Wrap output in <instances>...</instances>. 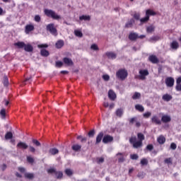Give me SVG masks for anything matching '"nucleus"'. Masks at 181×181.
<instances>
[{"mask_svg":"<svg viewBox=\"0 0 181 181\" xmlns=\"http://www.w3.org/2000/svg\"><path fill=\"white\" fill-rule=\"evenodd\" d=\"M44 13L47 18H51L52 19H54L55 21H59V19H62V16H59L56 13V11L52 9L45 8L44 10Z\"/></svg>","mask_w":181,"mask_h":181,"instance_id":"nucleus-1","label":"nucleus"},{"mask_svg":"<svg viewBox=\"0 0 181 181\" xmlns=\"http://www.w3.org/2000/svg\"><path fill=\"white\" fill-rule=\"evenodd\" d=\"M116 77L119 80L124 81V80H125V78H127V77H128V71H127V69H119L116 72Z\"/></svg>","mask_w":181,"mask_h":181,"instance_id":"nucleus-2","label":"nucleus"},{"mask_svg":"<svg viewBox=\"0 0 181 181\" xmlns=\"http://www.w3.org/2000/svg\"><path fill=\"white\" fill-rule=\"evenodd\" d=\"M129 142L132 145H133V148H134V149H138V148L142 147V141H141L139 140L136 141V136H133V137L130 138Z\"/></svg>","mask_w":181,"mask_h":181,"instance_id":"nucleus-3","label":"nucleus"},{"mask_svg":"<svg viewBox=\"0 0 181 181\" xmlns=\"http://www.w3.org/2000/svg\"><path fill=\"white\" fill-rule=\"evenodd\" d=\"M149 76V71L148 69H140L139 71V75L136 76V78L139 80H146V76Z\"/></svg>","mask_w":181,"mask_h":181,"instance_id":"nucleus-4","label":"nucleus"},{"mask_svg":"<svg viewBox=\"0 0 181 181\" xmlns=\"http://www.w3.org/2000/svg\"><path fill=\"white\" fill-rule=\"evenodd\" d=\"M47 30L53 35V36H57V30L54 28V24L50 23L47 25Z\"/></svg>","mask_w":181,"mask_h":181,"instance_id":"nucleus-5","label":"nucleus"},{"mask_svg":"<svg viewBox=\"0 0 181 181\" xmlns=\"http://www.w3.org/2000/svg\"><path fill=\"white\" fill-rule=\"evenodd\" d=\"M48 173H54L57 179H62L63 177V173L60 171H56L54 168H50L47 170Z\"/></svg>","mask_w":181,"mask_h":181,"instance_id":"nucleus-6","label":"nucleus"},{"mask_svg":"<svg viewBox=\"0 0 181 181\" xmlns=\"http://www.w3.org/2000/svg\"><path fill=\"white\" fill-rule=\"evenodd\" d=\"M165 85L167 87H173L175 86V78L173 77H167L165 78Z\"/></svg>","mask_w":181,"mask_h":181,"instance_id":"nucleus-7","label":"nucleus"},{"mask_svg":"<svg viewBox=\"0 0 181 181\" xmlns=\"http://www.w3.org/2000/svg\"><path fill=\"white\" fill-rule=\"evenodd\" d=\"M114 141V137L110 135H105L103 139V144H108Z\"/></svg>","mask_w":181,"mask_h":181,"instance_id":"nucleus-8","label":"nucleus"},{"mask_svg":"<svg viewBox=\"0 0 181 181\" xmlns=\"http://www.w3.org/2000/svg\"><path fill=\"white\" fill-rule=\"evenodd\" d=\"M138 37H139V35H138V33H136L132 32L129 35V39L132 42H134L135 40H136V39H138Z\"/></svg>","mask_w":181,"mask_h":181,"instance_id":"nucleus-9","label":"nucleus"},{"mask_svg":"<svg viewBox=\"0 0 181 181\" xmlns=\"http://www.w3.org/2000/svg\"><path fill=\"white\" fill-rule=\"evenodd\" d=\"M151 122L153 124H156V125H161L162 124V121L160 119H159V118L156 115H154L152 117Z\"/></svg>","mask_w":181,"mask_h":181,"instance_id":"nucleus-10","label":"nucleus"},{"mask_svg":"<svg viewBox=\"0 0 181 181\" xmlns=\"http://www.w3.org/2000/svg\"><path fill=\"white\" fill-rule=\"evenodd\" d=\"M33 30H35V26L33 25L29 24L25 25V33L26 35H29V33H30V32Z\"/></svg>","mask_w":181,"mask_h":181,"instance_id":"nucleus-11","label":"nucleus"},{"mask_svg":"<svg viewBox=\"0 0 181 181\" xmlns=\"http://www.w3.org/2000/svg\"><path fill=\"white\" fill-rule=\"evenodd\" d=\"M90 20H91V16L88 15H82L79 16L80 22H83V21H84V22H88Z\"/></svg>","mask_w":181,"mask_h":181,"instance_id":"nucleus-12","label":"nucleus"},{"mask_svg":"<svg viewBox=\"0 0 181 181\" xmlns=\"http://www.w3.org/2000/svg\"><path fill=\"white\" fill-rule=\"evenodd\" d=\"M170 47L171 50H177L179 49V42L177 41H173L170 45Z\"/></svg>","mask_w":181,"mask_h":181,"instance_id":"nucleus-13","label":"nucleus"},{"mask_svg":"<svg viewBox=\"0 0 181 181\" xmlns=\"http://www.w3.org/2000/svg\"><path fill=\"white\" fill-rule=\"evenodd\" d=\"M148 60L153 64H156L157 63L159 62V59H158V57L155 55H150L148 57Z\"/></svg>","mask_w":181,"mask_h":181,"instance_id":"nucleus-14","label":"nucleus"},{"mask_svg":"<svg viewBox=\"0 0 181 181\" xmlns=\"http://www.w3.org/2000/svg\"><path fill=\"white\" fill-rule=\"evenodd\" d=\"M17 148H19L20 149H28V148H29V146L25 142L20 141L17 144Z\"/></svg>","mask_w":181,"mask_h":181,"instance_id":"nucleus-15","label":"nucleus"},{"mask_svg":"<svg viewBox=\"0 0 181 181\" xmlns=\"http://www.w3.org/2000/svg\"><path fill=\"white\" fill-rule=\"evenodd\" d=\"M108 97L110 98V100H111L112 101H115V98H117V95L115 94V93L111 90H110L108 91Z\"/></svg>","mask_w":181,"mask_h":181,"instance_id":"nucleus-16","label":"nucleus"},{"mask_svg":"<svg viewBox=\"0 0 181 181\" xmlns=\"http://www.w3.org/2000/svg\"><path fill=\"white\" fill-rule=\"evenodd\" d=\"M157 142H158L160 145H163V144L166 142V138L163 135H160L157 138Z\"/></svg>","mask_w":181,"mask_h":181,"instance_id":"nucleus-17","label":"nucleus"},{"mask_svg":"<svg viewBox=\"0 0 181 181\" xmlns=\"http://www.w3.org/2000/svg\"><path fill=\"white\" fill-rule=\"evenodd\" d=\"M63 62L66 66H73V61L70 58L64 57Z\"/></svg>","mask_w":181,"mask_h":181,"instance_id":"nucleus-18","label":"nucleus"},{"mask_svg":"<svg viewBox=\"0 0 181 181\" xmlns=\"http://www.w3.org/2000/svg\"><path fill=\"white\" fill-rule=\"evenodd\" d=\"M106 56L108 59H110L111 60L117 59V54L114 52H106Z\"/></svg>","mask_w":181,"mask_h":181,"instance_id":"nucleus-19","label":"nucleus"},{"mask_svg":"<svg viewBox=\"0 0 181 181\" xmlns=\"http://www.w3.org/2000/svg\"><path fill=\"white\" fill-rule=\"evenodd\" d=\"M171 120H172V119L170 118V116H169V115H165L161 117V121H162V122H164V123L170 122Z\"/></svg>","mask_w":181,"mask_h":181,"instance_id":"nucleus-20","label":"nucleus"},{"mask_svg":"<svg viewBox=\"0 0 181 181\" xmlns=\"http://www.w3.org/2000/svg\"><path fill=\"white\" fill-rule=\"evenodd\" d=\"M63 46H64V41H63L62 40H59L55 44V47L57 49H62Z\"/></svg>","mask_w":181,"mask_h":181,"instance_id":"nucleus-21","label":"nucleus"},{"mask_svg":"<svg viewBox=\"0 0 181 181\" xmlns=\"http://www.w3.org/2000/svg\"><path fill=\"white\" fill-rule=\"evenodd\" d=\"M24 50L28 52H33V47L30 44H28V45L25 44L24 45Z\"/></svg>","mask_w":181,"mask_h":181,"instance_id":"nucleus-22","label":"nucleus"},{"mask_svg":"<svg viewBox=\"0 0 181 181\" xmlns=\"http://www.w3.org/2000/svg\"><path fill=\"white\" fill-rule=\"evenodd\" d=\"M172 98H173L172 95H170L168 93L163 95L162 97V99L163 100V101H167V103L170 101V100H172Z\"/></svg>","mask_w":181,"mask_h":181,"instance_id":"nucleus-23","label":"nucleus"},{"mask_svg":"<svg viewBox=\"0 0 181 181\" xmlns=\"http://www.w3.org/2000/svg\"><path fill=\"white\" fill-rule=\"evenodd\" d=\"M146 15L148 16V19L150 16H155V15H156V13H155V11L151 10V9H148L146 11Z\"/></svg>","mask_w":181,"mask_h":181,"instance_id":"nucleus-24","label":"nucleus"},{"mask_svg":"<svg viewBox=\"0 0 181 181\" xmlns=\"http://www.w3.org/2000/svg\"><path fill=\"white\" fill-rule=\"evenodd\" d=\"M117 156H119V157L118 158V162H119V163H122V162H124V160H125V158H124V153H118L117 154Z\"/></svg>","mask_w":181,"mask_h":181,"instance_id":"nucleus-25","label":"nucleus"},{"mask_svg":"<svg viewBox=\"0 0 181 181\" xmlns=\"http://www.w3.org/2000/svg\"><path fill=\"white\" fill-rule=\"evenodd\" d=\"M135 109L137 111H139V112H144V111H145V108L144 107V106H142V105H136Z\"/></svg>","mask_w":181,"mask_h":181,"instance_id":"nucleus-26","label":"nucleus"},{"mask_svg":"<svg viewBox=\"0 0 181 181\" xmlns=\"http://www.w3.org/2000/svg\"><path fill=\"white\" fill-rule=\"evenodd\" d=\"M134 23H135V20H134V18H132L126 23L125 27L132 28Z\"/></svg>","mask_w":181,"mask_h":181,"instance_id":"nucleus-27","label":"nucleus"},{"mask_svg":"<svg viewBox=\"0 0 181 181\" xmlns=\"http://www.w3.org/2000/svg\"><path fill=\"white\" fill-rule=\"evenodd\" d=\"M103 136H104V133L100 132L96 137V144H100V142H101Z\"/></svg>","mask_w":181,"mask_h":181,"instance_id":"nucleus-28","label":"nucleus"},{"mask_svg":"<svg viewBox=\"0 0 181 181\" xmlns=\"http://www.w3.org/2000/svg\"><path fill=\"white\" fill-rule=\"evenodd\" d=\"M15 46H17L18 49H23V47H25V42H16L15 44Z\"/></svg>","mask_w":181,"mask_h":181,"instance_id":"nucleus-29","label":"nucleus"},{"mask_svg":"<svg viewBox=\"0 0 181 181\" xmlns=\"http://www.w3.org/2000/svg\"><path fill=\"white\" fill-rule=\"evenodd\" d=\"M3 84L4 87H8V86H9V80L8 79V76H4Z\"/></svg>","mask_w":181,"mask_h":181,"instance_id":"nucleus-30","label":"nucleus"},{"mask_svg":"<svg viewBox=\"0 0 181 181\" xmlns=\"http://www.w3.org/2000/svg\"><path fill=\"white\" fill-rule=\"evenodd\" d=\"M40 54L41 56H43L44 57H47V56H49V51L45 49H41L40 51Z\"/></svg>","mask_w":181,"mask_h":181,"instance_id":"nucleus-31","label":"nucleus"},{"mask_svg":"<svg viewBox=\"0 0 181 181\" xmlns=\"http://www.w3.org/2000/svg\"><path fill=\"white\" fill-rule=\"evenodd\" d=\"M116 115H117V117H122V115L124 114V110H122V109H121V108H119V109H117V110H116Z\"/></svg>","mask_w":181,"mask_h":181,"instance_id":"nucleus-32","label":"nucleus"},{"mask_svg":"<svg viewBox=\"0 0 181 181\" xmlns=\"http://www.w3.org/2000/svg\"><path fill=\"white\" fill-rule=\"evenodd\" d=\"M0 115H1V118L2 119H5V118L6 117V111L5 110V109H1V110Z\"/></svg>","mask_w":181,"mask_h":181,"instance_id":"nucleus-33","label":"nucleus"},{"mask_svg":"<svg viewBox=\"0 0 181 181\" xmlns=\"http://www.w3.org/2000/svg\"><path fill=\"white\" fill-rule=\"evenodd\" d=\"M49 153H51V155H57V153H59V149L56 148H50Z\"/></svg>","mask_w":181,"mask_h":181,"instance_id":"nucleus-34","label":"nucleus"},{"mask_svg":"<svg viewBox=\"0 0 181 181\" xmlns=\"http://www.w3.org/2000/svg\"><path fill=\"white\" fill-rule=\"evenodd\" d=\"M73 151H75V152H78V151H80L81 149V146L78 144H74L72 146Z\"/></svg>","mask_w":181,"mask_h":181,"instance_id":"nucleus-35","label":"nucleus"},{"mask_svg":"<svg viewBox=\"0 0 181 181\" xmlns=\"http://www.w3.org/2000/svg\"><path fill=\"white\" fill-rule=\"evenodd\" d=\"M137 137H138L139 141H141V142H142L143 141L145 140V136L142 133H138Z\"/></svg>","mask_w":181,"mask_h":181,"instance_id":"nucleus-36","label":"nucleus"},{"mask_svg":"<svg viewBox=\"0 0 181 181\" xmlns=\"http://www.w3.org/2000/svg\"><path fill=\"white\" fill-rule=\"evenodd\" d=\"M155 31V27L153 25H150L146 28V32L147 33H152V32Z\"/></svg>","mask_w":181,"mask_h":181,"instance_id":"nucleus-37","label":"nucleus"},{"mask_svg":"<svg viewBox=\"0 0 181 181\" xmlns=\"http://www.w3.org/2000/svg\"><path fill=\"white\" fill-rule=\"evenodd\" d=\"M25 177L26 179H33V177H35V175H33V173H25Z\"/></svg>","mask_w":181,"mask_h":181,"instance_id":"nucleus-38","label":"nucleus"},{"mask_svg":"<svg viewBox=\"0 0 181 181\" xmlns=\"http://www.w3.org/2000/svg\"><path fill=\"white\" fill-rule=\"evenodd\" d=\"M74 35L77 36V37H83V33L78 30H74Z\"/></svg>","mask_w":181,"mask_h":181,"instance_id":"nucleus-39","label":"nucleus"},{"mask_svg":"<svg viewBox=\"0 0 181 181\" xmlns=\"http://www.w3.org/2000/svg\"><path fill=\"white\" fill-rule=\"evenodd\" d=\"M141 98V93H138V92H135L134 94L132 96V99L133 100H138Z\"/></svg>","mask_w":181,"mask_h":181,"instance_id":"nucleus-40","label":"nucleus"},{"mask_svg":"<svg viewBox=\"0 0 181 181\" xmlns=\"http://www.w3.org/2000/svg\"><path fill=\"white\" fill-rule=\"evenodd\" d=\"M91 50H92V53H93V50L94 52H98V50H100V49L98 48V45L95 44H93L91 45Z\"/></svg>","mask_w":181,"mask_h":181,"instance_id":"nucleus-41","label":"nucleus"},{"mask_svg":"<svg viewBox=\"0 0 181 181\" xmlns=\"http://www.w3.org/2000/svg\"><path fill=\"white\" fill-rule=\"evenodd\" d=\"M13 136V134H12V132H8L6 134L5 139H12Z\"/></svg>","mask_w":181,"mask_h":181,"instance_id":"nucleus-42","label":"nucleus"},{"mask_svg":"<svg viewBox=\"0 0 181 181\" xmlns=\"http://www.w3.org/2000/svg\"><path fill=\"white\" fill-rule=\"evenodd\" d=\"M160 37L159 36H153L149 38V42H158L159 40Z\"/></svg>","mask_w":181,"mask_h":181,"instance_id":"nucleus-43","label":"nucleus"},{"mask_svg":"<svg viewBox=\"0 0 181 181\" xmlns=\"http://www.w3.org/2000/svg\"><path fill=\"white\" fill-rule=\"evenodd\" d=\"M148 21H149V18L146 15L145 17L140 19L141 23H146V22H148Z\"/></svg>","mask_w":181,"mask_h":181,"instance_id":"nucleus-44","label":"nucleus"},{"mask_svg":"<svg viewBox=\"0 0 181 181\" xmlns=\"http://www.w3.org/2000/svg\"><path fill=\"white\" fill-rule=\"evenodd\" d=\"M146 151H149V152L153 150V144H148L146 147Z\"/></svg>","mask_w":181,"mask_h":181,"instance_id":"nucleus-45","label":"nucleus"},{"mask_svg":"<svg viewBox=\"0 0 181 181\" xmlns=\"http://www.w3.org/2000/svg\"><path fill=\"white\" fill-rule=\"evenodd\" d=\"M37 47L39 49H46L47 47H49V45H47V44H40L37 45Z\"/></svg>","mask_w":181,"mask_h":181,"instance_id":"nucleus-46","label":"nucleus"},{"mask_svg":"<svg viewBox=\"0 0 181 181\" xmlns=\"http://www.w3.org/2000/svg\"><path fill=\"white\" fill-rule=\"evenodd\" d=\"M141 165H142V166H145V165H148V159H146V158L141 159Z\"/></svg>","mask_w":181,"mask_h":181,"instance_id":"nucleus-47","label":"nucleus"},{"mask_svg":"<svg viewBox=\"0 0 181 181\" xmlns=\"http://www.w3.org/2000/svg\"><path fill=\"white\" fill-rule=\"evenodd\" d=\"M137 177H139V179H144V177H145V173L144 172H140L138 173Z\"/></svg>","mask_w":181,"mask_h":181,"instance_id":"nucleus-48","label":"nucleus"},{"mask_svg":"<svg viewBox=\"0 0 181 181\" xmlns=\"http://www.w3.org/2000/svg\"><path fill=\"white\" fill-rule=\"evenodd\" d=\"M65 173L67 175V176H71V175H73V170L71 169H66L65 170Z\"/></svg>","mask_w":181,"mask_h":181,"instance_id":"nucleus-49","label":"nucleus"},{"mask_svg":"<svg viewBox=\"0 0 181 181\" xmlns=\"http://www.w3.org/2000/svg\"><path fill=\"white\" fill-rule=\"evenodd\" d=\"M152 115V113L151 112H146L144 114H143L144 118H149Z\"/></svg>","mask_w":181,"mask_h":181,"instance_id":"nucleus-50","label":"nucleus"},{"mask_svg":"<svg viewBox=\"0 0 181 181\" xmlns=\"http://www.w3.org/2000/svg\"><path fill=\"white\" fill-rule=\"evenodd\" d=\"M32 142L35 145V146H40L41 145L40 142L37 139H33Z\"/></svg>","mask_w":181,"mask_h":181,"instance_id":"nucleus-51","label":"nucleus"},{"mask_svg":"<svg viewBox=\"0 0 181 181\" xmlns=\"http://www.w3.org/2000/svg\"><path fill=\"white\" fill-rule=\"evenodd\" d=\"M77 139H81V141L82 143H83V142H87V138L83 137V136H78Z\"/></svg>","mask_w":181,"mask_h":181,"instance_id":"nucleus-52","label":"nucleus"},{"mask_svg":"<svg viewBox=\"0 0 181 181\" xmlns=\"http://www.w3.org/2000/svg\"><path fill=\"white\" fill-rule=\"evenodd\" d=\"M102 78H103L105 81H109L110 76L108 74L103 75Z\"/></svg>","mask_w":181,"mask_h":181,"instance_id":"nucleus-53","label":"nucleus"},{"mask_svg":"<svg viewBox=\"0 0 181 181\" xmlns=\"http://www.w3.org/2000/svg\"><path fill=\"white\" fill-rule=\"evenodd\" d=\"M28 148L31 153H35V152H36V148L33 147V146H29Z\"/></svg>","mask_w":181,"mask_h":181,"instance_id":"nucleus-54","label":"nucleus"},{"mask_svg":"<svg viewBox=\"0 0 181 181\" xmlns=\"http://www.w3.org/2000/svg\"><path fill=\"white\" fill-rule=\"evenodd\" d=\"M27 160L29 163H33L35 162V159L31 156H27Z\"/></svg>","mask_w":181,"mask_h":181,"instance_id":"nucleus-55","label":"nucleus"},{"mask_svg":"<svg viewBox=\"0 0 181 181\" xmlns=\"http://www.w3.org/2000/svg\"><path fill=\"white\" fill-rule=\"evenodd\" d=\"M134 18L136 19V21H139V18H141V14L139 13H135L134 14Z\"/></svg>","mask_w":181,"mask_h":181,"instance_id":"nucleus-56","label":"nucleus"},{"mask_svg":"<svg viewBox=\"0 0 181 181\" xmlns=\"http://www.w3.org/2000/svg\"><path fill=\"white\" fill-rule=\"evenodd\" d=\"M56 67H62L63 66V62L62 61H57L55 64Z\"/></svg>","mask_w":181,"mask_h":181,"instance_id":"nucleus-57","label":"nucleus"},{"mask_svg":"<svg viewBox=\"0 0 181 181\" xmlns=\"http://www.w3.org/2000/svg\"><path fill=\"white\" fill-rule=\"evenodd\" d=\"M40 20H41V18H40V16H39V15H36V16H35V18H34V21H35V22L39 23V22H40Z\"/></svg>","mask_w":181,"mask_h":181,"instance_id":"nucleus-58","label":"nucleus"},{"mask_svg":"<svg viewBox=\"0 0 181 181\" xmlns=\"http://www.w3.org/2000/svg\"><path fill=\"white\" fill-rule=\"evenodd\" d=\"M131 159H132L133 160H136V159H138L139 156L136 154H132L130 156Z\"/></svg>","mask_w":181,"mask_h":181,"instance_id":"nucleus-59","label":"nucleus"},{"mask_svg":"<svg viewBox=\"0 0 181 181\" xmlns=\"http://www.w3.org/2000/svg\"><path fill=\"white\" fill-rule=\"evenodd\" d=\"M104 162V158L100 157L97 158V163H103Z\"/></svg>","mask_w":181,"mask_h":181,"instance_id":"nucleus-60","label":"nucleus"},{"mask_svg":"<svg viewBox=\"0 0 181 181\" xmlns=\"http://www.w3.org/2000/svg\"><path fill=\"white\" fill-rule=\"evenodd\" d=\"M176 148H177V146L176 145V144L172 143L170 144V148L173 149V151H175V149H176Z\"/></svg>","mask_w":181,"mask_h":181,"instance_id":"nucleus-61","label":"nucleus"},{"mask_svg":"<svg viewBox=\"0 0 181 181\" xmlns=\"http://www.w3.org/2000/svg\"><path fill=\"white\" fill-rule=\"evenodd\" d=\"M180 84H181V76H179L176 79V86H179Z\"/></svg>","mask_w":181,"mask_h":181,"instance_id":"nucleus-62","label":"nucleus"},{"mask_svg":"<svg viewBox=\"0 0 181 181\" xmlns=\"http://www.w3.org/2000/svg\"><path fill=\"white\" fill-rule=\"evenodd\" d=\"M134 122H136V117H133L129 119V124H132Z\"/></svg>","mask_w":181,"mask_h":181,"instance_id":"nucleus-63","label":"nucleus"},{"mask_svg":"<svg viewBox=\"0 0 181 181\" xmlns=\"http://www.w3.org/2000/svg\"><path fill=\"white\" fill-rule=\"evenodd\" d=\"M175 90H176V91H181V84L176 85Z\"/></svg>","mask_w":181,"mask_h":181,"instance_id":"nucleus-64","label":"nucleus"}]
</instances>
